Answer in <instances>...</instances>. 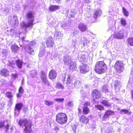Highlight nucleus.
Wrapping results in <instances>:
<instances>
[{"label":"nucleus","instance_id":"f257e3e1","mask_svg":"<svg viewBox=\"0 0 133 133\" xmlns=\"http://www.w3.org/2000/svg\"><path fill=\"white\" fill-rule=\"evenodd\" d=\"M18 124L20 126L25 127V128L24 129L25 133H31V123L27 119H20L19 121Z\"/></svg>","mask_w":133,"mask_h":133},{"label":"nucleus","instance_id":"f03ea898","mask_svg":"<svg viewBox=\"0 0 133 133\" xmlns=\"http://www.w3.org/2000/svg\"><path fill=\"white\" fill-rule=\"evenodd\" d=\"M26 18L27 20L28 21V22L26 23L23 22L21 23V27L25 29L27 28H32V27L34 25V15L31 12H29L26 14Z\"/></svg>","mask_w":133,"mask_h":133},{"label":"nucleus","instance_id":"7ed1b4c3","mask_svg":"<svg viewBox=\"0 0 133 133\" xmlns=\"http://www.w3.org/2000/svg\"><path fill=\"white\" fill-rule=\"evenodd\" d=\"M107 65L104 61L97 62L96 64L94 70L99 74L105 72L107 70Z\"/></svg>","mask_w":133,"mask_h":133},{"label":"nucleus","instance_id":"20e7f679","mask_svg":"<svg viewBox=\"0 0 133 133\" xmlns=\"http://www.w3.org/2000/svg\"><path fill=\"white\" fill-rule=\"evenodd\" d=\"M56 121L58 123L61 124H65L67 121V117L65 113H60L56 116Z\"/></svg>","mask_w":133,"mask_h":133},{"label":"nucleus","instance_id":"39448f33","mask_svg":"<svg viewBox=\"0 0 133 133\" xmlns=\"http://www.w3.org/2000/svg\"><path fill=\"white\" fill-rule=\"evenodd\" d=\"M68 57L69 56H68L64 57V61L65 64H68L69 65V68L71 70H75L77 69L76 63L74 62L71 61Z\"/></svg>","mask_w":133,"mask_h":133},{"label":"nucleus","instance_id":"423d86ee","mask_svg":"<svg viewBox=\"0 0 133 133\" xmlns=\"http://www.w3.org/2000/svg\"><path fill=\"white\" fill-rule=\"evenodd\" d=\"M114 67L117 72L121 73L123 72L124 69V64L122 62L118 61L115 63Z\"/></svg>","mask_w":133,"mask_h":133},{"label":"nucleus","instance_id":"0eeeda50","mask_svg":"<svg viewBox=\"0 0 133 133\" xmlns=\"http://www.w3.org/2000/svg\"><path fill=\"white\" fill-rule=\"evenodd\" d=\"M40 77L43 84L48 86L50 85L49 83L47 78L46 74L43 71H41Z\"/></svg>","mask_w":133,"mask_h":133},{"label":"nucleus","instance_id":"6e6552de","mask_svg":"<svg viewBox=\"0 0 133 133\" xmlns=\"http://www.w3.org/2000/svg\"><path fill=\"white\" fill-rule=\"evenodd\" d=\"M30 45L28 49L27 50V52L30 54L34 55V51L31 47L36 46L37 45V44L35 42L32 41L30 43Z\"/></svg>","mask_w":133,"mask_h":133},{"label":"nucleus","instance_id":"1a4fd4ad","mask_svg":"<svg viewBox=\"0 0 133 133\" xmlns=\"http://www.w3.org/2000/svg\"><path fill=\"white\" fill-rule=\"evenodd\" d=\"M17 17L16 16H10L9 17L8 22L11 24L14 25H15L17 22H18V20H17Z\"/></svg>","mask_w":133,"mask_h":133},{"label":"nucleus","instance_id":"9d476101","mask_svg":"<svg viewBox=\"0 0 133 133\" xmlns=\"http://www.w3.org/2000/svg\"><path fill=\"white\" fill-rule=\"evenodd\" d=\"M46 43L47 46L50 48H52L54 44V39L52 37H50L48 38Z\"/></svg>","mask_w":133,"mask_h":133},{"label":"nucleus","instance_id":"9b49d317","mask_svg":"<svg viewBox=\"0 0 133 133\" xmlns=\"http://www.w3.org/2000/svg\"><path fill=\"white\" fill-rule=\"evenodd\" d=\"M101 95L99 91L97 89L94 90L92 94V96L94 99H96L100 97Z\"/></svg>","mask_w":133,"mask_h":133},{"label":"nucleus","instance_id":"f8f14e48","mask_svg":"<svg viewBox=\"0 0 133 133\" xmlns=\"http://www.w3.org/2000/svg\"><path fill=\"white\" fill-rule=\"evenodd\" d=\"M89 69L88 66L86 64H83L80 66V70L81 72L83 74L88 72Z\"/></svg>","mask_w":133,"mask_h":133},{"label":"nucleus","instance_id":"ddd939ff","mask_svg":"<svg viewBox=\"0 0 133 133\" xmlns=\"http://www.w3.org/2000/svg\"><path fill=\"white\" fill-rule=\"evenodd\" d=\"M63 81L64 82L66 80V83L67 84L70 83L72 80V78L71 77L70 75L68 74H64V76H63V78H62Z\"/></svg>","mask_w":133,"mask_h":133},{"label":"nucleus","instance_id":"4468645a","mask_svg":"<svg viewBox=\"0 0 133 133\" xmlns=\"http://www.w3.org/2000/svg\"><path fill=\"white\" fill-rule=\"evenodd\" d=\"M114 112L110 110H107L105 113L102 118V120L104 121L108 118L109 116L114 115Z\"/></svg>","mask_w":133,"mask_h":133},{"label":"nucleus","instance_id":"2eb2a0df","mask_svg":"<svg viewBox=\"0 0 133 133\" xmlns=\"http://www.w3.org/2000/svg\"><path fill=\"white\" fill-rule=\"evenodd\" d=\"M78 58L81 62H85L87 61V57L84 54L79 53L78 54Z\"/></svg>","mask_w":133,"mask_h":133},{"label":"nucleus","instance_id":"dca6fc26","mask_svg":"<svg viewBox=\"0 0 133 133\" xmlns=\"http://www.w3.org/2000/svg\"><path fill=\"white\" fill-rule=\"evenodd\" d=\"M23 105L22 103H18L16 104L15 109V115H18L19 114Z\"/></svg>","mask_w":133,"mask_h":133},{"label":"nucleus","instance_id":"f3484780","mask_svg":"<svg viewBox=\"0 0 133 133\" xmlns=\"http://www.w3.org/2000/svg\"><path fill=\"white\" fill-rule=\"evenodd\" d=\"M113 85L114 86V89L116 91H118L120 89L122 85L121 83L119 81L116 80L115 81Z\"/></svg>","mask_w":133,"mask_h":133},{"label":"nucleus","instance_id":"a211bd4d","mask_svg":"<svg viewBox=\"0 0 133 133\" xmlns=\"http://www.w3.org/2000/svg\"><path fill=\"white\" fill-rule=\"evenodd\" d=\"M57 75V73L54 70H52L49 72V77L51 79H53L56 77Z\"/></svg>","mask_w":133,"mask_h":133},{"label":"nucleus","instance_id":"6ab92c4d","mask_svg":"<svg viewBox=\"0 0 133 133\" xmlns=\"http://www.w3.org/2000/svg\"><path fill=\"white\" fill-rule=\"evenodd\" d=\"M78 28L82 32H84L87 29V25L82 23H80L78 25Z\"/></svg>","mask_w":133,"mask_h":133},{"label":"nucleus","instance_id":"aec40b11","mask_svg":"<svg viewBox=\"0 0 133 133\" xmlns=\"http://www.w3.org/2000/svg\"><path fill=\"white\" fill-rule=\"evenodd\" d=\"M79 119L81 122L85 124L88 123L89 120V119L86 116L84 115L80 117Z\"/></svg>","mask_w":133,"mask_h":133},{"label":"nucleus","instance_id":"412c9836","mask_svg":"<svg viewBox=\"0 0 133 133\" xmlns=\"http://www.w3.org/2000/svg\"><path fill=\"white\" fill-rule=\"evenodd\" d=\"M114 37L118 39H121L124 37V35L121 31H119L117 33H115L114 34Z\"/></svg>","mask_w":133,"mask_h":133},{"label":"nucleus","instance_id":"4be33fe9","mask_svg":"<svg viewBox=\"0 0 133 133\" xmlns=\"http://www.w3.org/2000/svg\"><path fill=\"white\" fill-rule=\"evenodd\" d=\"M60 6L56 5H51L49 7V10L51 12H53L59 9Z\"/></svg>","mask_w":133,"mask_h":133},{"label":"nucleus","instance_id":"5701e85b","mask_svg":"<svg viewBox=\"0 0 133 133\" xmlns=\"http://www.w3.org/2000/svg\"><path fill=\"white\" fill-rule=\"evenodd\" d=\"M0 72L1 74L4 76H7L9 74V71L6 69H2Z\"/></svg>","mask_w":133,"mask_h":133},{"label":"nucleus","instance_id":"b1692460","mask_svg":"<svg viewBox=\"0 0 133 133\" xmlns=\"http://www.w3.org/2000/svg\"><path fill=\"white\" fill-rule=\"evenodd\" d=\"M102 13V11L101 10H99L95 11L93 14V17L96 18L100 16Z\"/></svg>","mask_w":133,"mask_h":133},{"label":"nucleus","instance_id":"393cba45","mask_svg":"<svg viewBox=\"0 0 133 133\" xmlns=\"http://www.w3.org/2000/svg\"><path fill=\"white\" fill-rule=\"evenodd\" d=\"M74 86L76 89H78L81 87V83L79 81H76L74 83Z\"/></svg>","mask_w":133,"mask_h":133},{"label":"nucleus","instance_id":"a878e982","mask_svg":"<svg viewBox=\"0 0 133 133\" xmlns=\"http://www.w3.org/2000/svg\"><path fill=\"white\" fill-rule=\"evenodd\" d=\"M126 41L128 45L131 46H133V37H130L127 38Z\"/></svg>","mask_w":133,"mask_h":133},{"label":"nucleus","instance_id":"bb28decb","mask_svg":"<svg viewBox=\"0 0 133 133\" xmlns=\"http://www.w3.org/2000/svg\"><path fill=\"white\" fill-rule=\"evenodd\" d=\"M9 52L7 50L3 49L1 52V55L3 57H5L8 54Z\"/></svg>","mask_w":133,"mask_h":133},{"label":"nucleus","instance_id":"cd10ccee","mask_svg":"<svg viewBox=\"0 0 133 133\" xmlns=\"http://www.w3.org/2000/svg\"><path fill=\"white\" fill-rule=\"evenodd\" d=\"M62 34H61L60 32L58 31H56L54 33V38L56 39H60L61 37Z\"/></svg>","mask_w":133,"mask_h":133},{"label":"nucleus","instance_id":"c85d7f7f","mask_svg":"<svg viewBox=\"0 0 133 133\" xmlns=\"http://www.w3.org/2000/svg\"><path fill=\"white\" fill-rule=\"evenodd\" d=\"M101 103L105 106L109 107L111 105L110 103L108 101L105 100H103L101 102Z\"/></svg>","mask_w":133,"mask_h":133},{"label":"nucleus","instance_id":"c756f323","mask_svg":"<svg viewBox=\"0 0 133 133\" xmlns=\"http://www.w3.org/2000/svg\"><path fill=\"white\" fill-rule=\"evenodd\" d=\"M16 65L18 68L21 69L22 68L23 62L21 60H18L16 61Z\"/></svg>","mask_w":133,"mask_h":133},{"label":"nucleus","instance_id":"7c9ffc66","mask_svg":"<svg viewBox=\"0 0 133 133\" xmlns=\"http://www.w3.org/2000/svg\"><path fill=\"white\" fill-rule=\"evenodd\" d=\"M11 49L13 52H16L18 50V47L17 45L15 44L12 45L11 47Z\"/></svg>","mask_w":133,"mask_h":133},{"label":"nucleus","instance_id":"2f4dec72","mask_svg":"<svg viewBox=\"0 0 133 133\" xmlns=\"http://www.w3.org/2000/svg\"><path fill=\"white\" fill-rule=\"evenodd\" d=\"M90 111V110L87 106L84 107L83 109V112L85 114H88Z\"/></svg>","mask_w":133,"mask_h":133},{"label":"nucleus","instance_id":"473e14b6","mask_svg":"<svg viewBox=\"0 0 133 133\" xmlns=\"http://www.w3.org/2000/svg\"><path fill=\"white\" fill-rule=\"evenodd\" d=\"M36 71L35 70H33L30 72V76L33 78L35 77L37 75Z\"/></svg>","mask_w":133,"mask_h":133},{"label":"nucleus","instance_id":"72a5a7b5","mask_svg":"<svg viewBox=\"0 0 133 133\" xmlns=\"http://www.w3.org/2000/svg\"><path fill=\"white\" fill-rule=\"evenodd\" d=\"M79 39L78 38L73 39L72 42V45L74 47H76L78 43Z\"/></svg>","mask_w":133,"mask_h":133},{"label":"nucleus","instance_id":"f704fd0d","mask_svg":"<svg viewBox=\"0 0 133 133\" xmlns=\"http://www.w3.org/2000/svg\"><path fill=\"white\" fill-rule=\"evenodd\" d=\"M44 104L45 105L48 106L52 105L54 103L52 101H51L48 100H45L44 101Z\"/></svg>","mask_w":133,"mask_h":133},{"label":"nucleus","instance_id":"c9c22d12","mask_svg":"<svg viewBox=\"0 0 133 133\" xmlns=\"http://www.w3.org/2000/svg\"><path fill=\"white\" fill-rule=\"evenodd\" d=\"M56 88L58 89H60L62 90H63L64 88L62 85L59 83H57L56 84Z\"/></svg>","mask_w":133,"mask_h":133},{"label":"nucleus","instance_id":"e433bc0d","mask_svg":"<svg viewBox=\"0 0 133 133\" xmlns=\"http://www.w3.org/2000/svg\"><path fill=\"white\" fill-rule=\"evenodd\" d=\"M95 107L97 109L100 110H103L104 109V108L103 106L99 105H97L95 106Z\"/></svg>","mask_w":133,"mask_h":133},{"label":"nucleus","instance_id":"4c0bfd02","mask_svg":"<svg viewBox=\"0 0 133 133\" xmlns=\"http://www.w3.org/2000/svg\"><path fill=\"white\" fill-rule=\"evenodd\" d=\"M9 63L8 64L11 67L14 68L15 66V62L14 61H9Z\"/></svg>","mask_w":133,"mask_h":133},{"label":"nucleus","instance_id":"58836bf2","mask_svg":"<svg viewBox=\"0 0 133 133\" xmlns=\"http://www.w3.org/2000/svg\"><path fill=\"white\" fill-rule=\"evenodd\" d=\"M124 112L125 114H128L129 115H130L131 113L129 112L128 110L122 109L121 111V113L122 114V112Z\"/></svg>","mask_w":133,"mask_h":133},{"label":"nucleus","instance_id":"ea45409f","mask_svg":"<svg viewBox=\"0 0 133 133\" xmlns=\"http://www.w3.org/2000/svg\"><path fill=\"white\" fill-rule=\"evenodd\" d=\"M109 86L107 85H104L102 87V91L106 93L108 91V88Z\"/></svg>","mask_w":133,"mask_h":133},{"label":"nucleus","instance_id":"a19ab883","mask_svg":"<svg viewBox=\"0 0 133 133\" xmlns=\"http://www.w3.org/2000/svg\"><path fill=\"white\" fill-rule=\"evenodd\" d=\"M123 11L124 15L126 16H128L129 14L128 12L124 7L123 8Z\"/></svg>","mask_w":133,"mask_h":133},{"label":"nucleus","instance_id":"79ce46f5","mask_svg":"<svg viewBox=\"0 0 133 133\" xmlns=\"http://www.w3.org/2000/svg\"><path fill=\"white\" fill-rule=\"evenodd\" d=\"M7 83L6 80L3 79H1L0 81V86H2Z\"/></svg>","mask_w":133,"mask_h":133},{"label":"nucleus","instance_id":"37998d69","mask_svg":"<svg viewBox=\"0 0 133 133\" xmlns=\"http://www.w3.org/2000/svg\"><path fill=\"white\" fill-rule=\"evenodd\" d=\"M121 24L125 26L126 24V21L123 18L121 19Z\"/></svg>","mask_w":133,"mask_h":133},{"label":"nucleus","instance_id":"c03bdc74","mask_svg":"<svg viewBox=\"0 0 133 133\" xmlns=\"http://www.w3.org/2000/svg\"><path fill=\"white\" fill-rule=\"evenodd\" d=\"M76 14V13L75 10H73L71 11V14L70 15L71 17L72 18H74L75 17V15Z\"/></svg>","mask_w":133,"mask_h":133},{"label":"nucleus","instance_id":"a18cd8bd","mask_svg":"<svg viewBox=\"0 0 133 133\" xmlns=\"http://www.w3.org/2000/svg\"><path fill=\"white\" fill-rule=\"evenodd\" d=\"M5 103L4 102H0V110L2 109L4 107Z\"/></svg>","mask_w":133,"mask_h":133},{"label":"nucleus","instance_id":"49530a36","mask_svg":"<svg viewBox=\"0 0 133 133\" xmlns=\"http://www.w3.org/2000/svg\"><path fill=\"white\" fill-rule=\"evenodd\" d=\"M6 96L7 97L9 98H10L12 97V95L11 92H7L6 94Z\"/></svg>","mask_w":133,"mask_h":133},{"label":"nucleus","instance_id":"de8ad7c7","mask_svg":"<svg viewBox=\"0 0 133 133\" xmlns=\"http://www.w3.org/2000/svg\"><path fill=\"white\" fill-rule=\"evenodd\" d=\"M5 122H0V128L4 127V125H5Z\"/></svg>","mask_w":133,"mask_h":133},{"label":"nucleus","instance_id":"09e8293b","mask_svg":"<svg viewBox=\"0 0 133 133\" xmlns=\"http://www.w3.org/2000/svg\"><path fill=\"white\" fill-rule=\"evenodd\" d=\"M18 91L19 94H22L24 92V90L22 87H20L19 88Z\"/></svg>","mask_w":133,"mask_h":133},{"label":"nucleus","instance_id":"8fccbe9b","mask_svg":"<svg viewBox=\"0 0 133 133\" xmlns=\"http://www.w3.org/2000/svg\"><path fill=\"white\" fill-rule=\"evenodd\" d=\"M44 50H43V51L40 50V52L39 54V57H41L44 55Z\"/></svg>","mask_w":133,"mask_h":133},{"label":"nucleus","instance_id":"3c124183","mask_svg":"<svg viewBox=\"0 0 133 133\" xmlns=\"http://www.w3.org/2000/svg\"><path fill=\"white\" fill-rule=\"evenodd\" d=\"M90 43V42L89 41L87 40V41L83 43V45L84 46H88L89 45V44Z\"/></svg>","mask_w":133,"mask_h":133},{"label":"nucleus","instance_id":"603ef678","mask_svg":"<svg viewBox=\"0 0 133 133\" xmlns=\"http://www.w3.org/2000/svg\"><path fill=\"white\" fill-rule=\"evenodd\" d=\"M4 12L5 14H7L9 12V9L7 7H5L4 10Z\"/></svg>","mask_w":133,"mask_h":133},{"label":"nucleus","instance_id":"864d4df0","mask_svg":"<svg viewBox=\"0 0 133 133\" xmlns=\"http://www.w3.org/2000/svg\"><path fill=\"white\" fill-rule=\"evenodd\" d=\"M79 32V30L75 29L74 30L73 32V34L74 36L76 35Z\"/></svg>","mask_w":133,"mask_h":133},{"label":"nucleus","instance_id":"5fc2aeb1","mask_svg":"<svg viewBox=\"0 0 133 133\" xmlns=\"http://www.w3.org/2000/svg\"><path fill=\"white\" fill-rule=\"evenodd\" d=\"M9 125H10L7 122L6 123V125L5 126V125H4V127L6 129L5 131H7V130L9 129Z\"/></svg>","mask_w":133,"mask_h":133},{"label":"nucleus","instance_id":"6e6d98bb","mask_svg":"<svg viewBox=\"0 0 133 133\" xmlns=\"http://www.w3.org/2000/svg\"><path fill=\"white\" fill-rule=\"evenodd\" d=\"M55 100L56 101H58L59 102H63L64 100V99L63 98H57V99H55Z\"/></svg>","mask_w":133,"mask_h":133},{"label":"nucleus","instance_id":"4d7b16f0","mask_svg":"<svg viewBox=\"0 0 133 133\" xmlns=\"http://www.w3.org/2000/svg\"><path fill=\"white\" fill-rule=\"evenodd\" d=\"M67 105L69 107H71L73 106V104L72 102H70L68 103Z\"/></svg>","mask_w":133,"mask_h":133},{"label":"nucleus","instance_id":"13d9d810","mask_svg":"<svg viewBox=\"0 0 133 133\" xmlns=\"http://www.w3.org/2000/svg\"><path fill=\"white\" fill-rule=\"evenodd\" d=\"M18 74H12V76L13 78L15 79L17 77Z\"/></svg>","mask_w":133,"mask_h":133},{"label":"nucleus","instance_id":"bf43d9fd","mask_svg":"<svg viewBox=\"0 0 133 133\" xmlns=\"http://www.w3.org/2000/svg\"><path fill=\"white\" fill-rule=\"evenodd\" d=\"M10 34L11 36H13L14 35L15 33V31L14 30L11 29L10 30Z\"/></svg>","mask_w":133,"mask_h":133},{"label":"nucleus","instance_id":"052dcab7","mask_svg":"<svg viewBox=\"0 0 133 133\" xmlns=\"http://www.w3.org/2000/svg\"><path fill=\"white\" fill-rule=\"evenodd\" d=\"M81 41H83V43L85 42L86 41H87V39L85 37H84L81 38Z\"/></svg>","mask_w":133,"mask_h":133},{"label":"nucleus","instance_id":"680f3d73","mask_svg":"<svg viewBox=\"0 0 133 133\" xmlns=\"http://www.w3.org/2000/svg\"><path fill=\"white\" fill-rule=\"evenodd\" d=\"M69 25H70V24L69 23H66V24H63L62 25H61L63 27H66L67 26H68Z\"/></svg>","mask_w":133,"mask_h":133},{"label":"nucleus","instance_id":"e2e57ef3","mask_svg":"<svg viewBox=\"0 0 133 133\" xmlns=\"http://www.w3.org/2000/svg\"><path fill=\"white\" fill-rule=\"evenodd\" d=\"M90 104V103L88 102H86L84 104V106H88Z\"/></svg>","mask_w":133,"mask_h":133},{"label":"nucleus","instance_id":"0e129e2a","mask_svg":"<svg viewBox=\"0 0 133 133\" xmlns=\"http://www.w3.org/2000/svg\"><path fill=\"white\" fill-rule=\"evenodd\" d=\"M58 54L57 53H55L54 55V58H56L58 57Z\"/></svg>","mask_w":133,"mask_h":133},{"label":"nucleus","instance_id":"69168bd1","mask_svg":"<svg viewBox=\"0 0 133 133\" xmlns=\"http://www.w3.org/2000/svg\"><path fill=\"white\" fill-rule=\"evenodd\" d=\"M55 130L57 132H58L59 130V128L56 127L55 128Z\"/></svg>","mask_w":133,"mask_h":133},{"label":"nucleus","instance_id":"338daca9","mask_svg":"<svg viewBox=\"0 0 133 133\" xmlns=\"http://www.w3.org/2000/svg\"><path fill=\"white\" fill-rule=\"evenodd\" d=\"M20 94H18L17 95V97L18 98H20L21 96V95Z\"/></svg>","mask_w":133,"mask_h":133},{"label":"nucleus","instance_id":"774afa93","mask_svg":"<svg viewBox=\"0 0 133 133\" xmlns=\"http://www.w3.org/2000/svg\"><path fill=\"white\" fill-rule=\"evenodd\" d=\"M131 96L132 97V99L133 100V90H132L131 91Z\"/></svg>","mask_w":133,"mask_h":133}]
</instances>
